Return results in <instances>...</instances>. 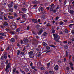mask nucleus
I'll return each instance as SVG.
<instances>
[{"label": "nucleus", "instance_id": "obj_1", "mask_svg": "<svg viewBox=\"0 0 74 74\" xmlns=\"http://www.w3.org/2000/svg\"><path fill=\"white\" fill-rule=\"evenodd\" d=\"M53 34L54 38V40H55V41L57 42H59V39H60V36L55 34Z\"/></svg>", "mask_w": 74, "mask_h": 74}, {"label": "nucleus", "instance_id": "obj_2", "mask_svg": "<svg viewBox=\"0 0 74 74\" xmlns=\"http://www.w3.org/2000/svg\"><path fill=\"white\" fill-rule=\"evenodd\" d=\"M6 5V3L2 2V3L0 4V9L1 10L3 9V8H4V7H3V6H4V5Z\"/></svg>", "mask_w": 74, "mask_h": 74}, {"label": "nucleus", "instance_id": "obj_3", "mask_svg": "<svg viewBox=\"0 0 74 74\" xmlns=\"http://www.w3.org/2000/svg\"><path fill=\"white\" fill-rule=\"evenodd\" d=\"M33 53V52L32 51H30L29 53V58H33L34 55Z\"/></svg>", "mask_w": 74, "mask_h": 74}, {"label": "nucleus", "instance_id": "obj_4", "mask_svg": "<svg viewBox=\"0 0 74 74\" xmlns=\"http://www.w3.org/2000/svg\"><path fill=\"white\" fill-rule=\"evenodd\" d=\"M43 31H44V28H42L40 31L38 32V34L40 35L43 32Z\"/></svg>", "mask_w": 74, "mask_h": 74}, {"label": "nucleus", "instance_id": "obj_5", "mask_svg": "<svg viewBox=\"0 0 74 74\" xmlns=\"http://www.w3.org/2000/svg\"><path fill=\"white\" fill-rule=\"evenodd\" d=\"M9 68V66L8 65L6 66V69H5V71H6V73H8L9 71H8V68Z\"/></svg>", "mask_w": 74, "mask_h": 74}, {"label": "nucleus", "instance_id": "obj_6", "mask_svg": "<svg viewBox=\"0 0 74 74\" xmlns=\"http://www.w3.org/2000/svg\"><path fill=\"white\" fill-rule=\"evenodd\" d=\"M71 65V69L72 70H74V68H73V64L71 62L69 63Z\"/></svg>", "mask_w": 74, "mask_h": 74}, {"label": "nucleus", "instance_id": "obj_7", "mask_svg": "<svg viewBox=\"0 0 74 74\" xmlns=\"http://www.w3.org/2000/svg\"><path fill=\"white\" fill-rule=\"evenodd\" d=\"M24 42L25 43V44L26 45H27V43L28 42L27 41V39L25 38L24 40Z\"/></svg>", "mask_w": 74, "mask_h": 74}, {"label": "nucleus", "instance_id": "obj_8", "mask_svg": "<svg viewBox=\"0 0 74 74\" xmlns=\"http://www.w3.org/2000/svg\"><path fill=\"white\" fill-rule=\"evenodd\" d=\"M59 69V66L58 65H56L55 67H54V69L55 70H58V69Z\"/></svg>", "mask_w": 74, "mask_h": 74}, {"label": "nucleus", "instance_id": "obj_9", "mask_svg": "<svg viewBox=\"0 0 74 74\" xmlns=\"http://www.w3.org/2000/svg\"><path fill=\"white\" fill-rule=\"evenodd\" d=\"M32 21L33 22H34V23H37V19H32Z\"/></svg>", "mask_w": 74, "mask_h": 74}, {"label": "nucleus", "instance_id": "obj_10", "mask_svg": "<svg viewBox=\"0 0 74 74\" xmlns=\"http://www.w3.org/2000/svg\"><path fill=\"white\" fill-rule=\"evenodd\" d=\"M54 5V4H53L51 5V7L50 9V11H52L53 9V8L52 7H53Z\"/></svg>", "mask_w": 74, "mask_h": 74}, {"label": "nucleus", "instance_id": "obj_11", "mask_svg": "<svg viewBox=\"0 0 74 74\" xmlns=\"http://www.w3.org/2000/svg\"><path fill=\"white\" fill-rule=\"evenodd\" d=\"M11 42H14L15 41V40L14 38H12L11 39Z\"/></svg>", "mask_w": 74, "mask_h": 74}, {"label": "nucleus", "instance_id": "obj_12", "mask_svg": "<svg viewBox=\"0 0 74 74\" xmlns=\"http://www.w3.org/2000/svg\"><path fill=\"white\" fill-rule=\"evenodd\" d=\"M59 7H58L57 8H56V10H54L53 11V12H54V13H55V12H56V10H58V9H59Z\"/></svg>", "mask_w": 74, "mask_h": 74}, {"label": "nucleus", "instance_id": "obj_13", "mask_svg": "<svg viewBox=\"0 0 74 74\" xmlns=\"http://www.w3.org/2000/svg\"><path fill=\"white\" fill-rule=\"evenodd\" d=\"M4 26H8V24L7 23V22H5L4 23Z\"/></svg>", "mask_w": 74, "mask_h": 74}, {"label": "nucleus", "instance_id": "obj_14", "mask_svg": "<svg viewBox=\"0 0 74 74\" xmlns=\"http://www.w3.org/2000/svg\"><path fill=\"white\" fill-rule=\"evenodd\" d=\"M47 34V33L46 32H45L43 34V35L44 36H46Z\"/></svg>", "mask_w": 74, "mask_h": 74}, {"label": "nucleus", "instance_id": "obj_15", "mask_svg": "<svg viewBox=\"0 0 74 74\" xmlns=\"http://www.w3.org/2000/svg\"><path fill=\"white\" fill-rule=\"evenodd\" d=\"M12 7V4H10L8 5V7L11 8V7Z\"/></svg>", "mask_w": 74, "mask_h": 74}, {"label": "nucleus", "instance_id": "obj_16", "mask_svg": "<svg viewBox=\"0 0 74 74\" xmlns=\"http://www.w3.org/2000/svg\"><path fill=\"white\" fill-rule=\"evenodd\" d=\"M43 45L44 46H46L47 45V43L44 42H43Z\"/></svg>", "mask_w": 74, "mask_h": 74}, {"label": "nucleus", "instance_id": "obj_17", "mask_svg": "<svg viewBox=\"0 0 74 74\" xmlns=\"http://www.w3.org/2000/svg\"><path fill=\"white\" fill-rule=\"evenodd\" d=\"M60 25H61V26H62L63 25V22L62 21H61L60 23Z\"/></svg>", "mask_w": 74, "mask_h": 74}, {"label": "nucleus", "instance_id": "obj_18", "mask_svg": "<svg viewBox=\"0 0 74 74\" xmlns=\"http://www.w3.org/2000/svg\"><path fill=\"white\" fill-rule=\"evenodd\" d=\"M49 73H51V74H55V73L54 72V71H49Z\"/></svg>", "mask_w": 74, "mask_h": 74}, {"label": "nucleus", "instance_id": "obj_19", "mask_svg": "<svg viewBox=\"0 0 74 74\" xmlns=\"http://www.w3.org/2000/svg\"><path fill=\"white\" fill-rule=\"evenodd\" d=\"M50 48L49 47L47 46L46 47V49L49 50L50 49Z\"/></svg>", "mask_w": 74, "mask_h": 74}, {"label": "nucleus", "instance_id": "obj_20", "mask_svg": "<svg viewBox=\"0 0 74 74\" xmlns=\"http://www.w3.org/2000/svg\"><path fill=\"white\" fill-rule=\"evenodd\" d=\"M31 68L32 69H36V66H31Z\"/></svg>", "mask_w": 74, "mask_h": 74}, {"label": "nucleus", "instance_id": "obj_21", "mask_svg": "<svg viewBox=\"0 0 74 74\" xmlns=\"http://www.w3.org/2000/svg\"><path fill=\"white\" fill-rule=\"evenodd\" d=\"M50 65V63H47V67L48 68L49 67Z\"/></svg>", "mask_w": 74, "mask_h": 74}, {"label": "nucleus", "instance_id": "obj_22", "mask_svg": "<svg viewBox=\"0 0 74 74\" xmlns=\"http://www.w3.org/2000/svg\"><path fill=\"white\" fill-rule=\"evenodd\" d=\"M59 17L57 16L56 17V18L55 19V21H57V20H58V19H59Z\"/></svg>", "mask_w": 74, "mask_h": 74}, {"label": "nucleus", "instance_id": "obj_23", "mask_svg": "<svg viewBox=\"0 0 74 74\" xmlns=\"http://www.w3.org/2000/svg\"><path fill=\"white\" fill-rule=\"evenodd\" d=\"M8 18H9V19H12V17L11 16H8Z\"/></svg>", "mask_w": 74, "mask_h": 74}, {"label": "nucleus", "instance_id": "obj_24", "mask_svg": "<svg viewBox=\"0 0 74 74\" xmlns=\"http://www.w3.org/2000/svg\"><path fill=\"white\" fill-rule=\"evenodd\" d=\"M25 71H26L27 72H28V71H29V69H28V68H26L25 69Z\"/></svg>", "mask_w": 74, "mask_h": 74}, {"label": "nucleus", "instance_id": "obj_25", "mask_svg": "<svg viewBox=\"0 0 74 74\" xmlns=\"http://www.w3.org/2000/svg\"><path fill=\"white\" fill-rule=\"evenodd\" d=\"M37 64L38 66V65H41V62H37Z\"/></svg>", "mask_w": 74, "mask_h": 74}, {"label": "nucleus", "instance_id": "obj_26", "mask_svg": "<svg viewBox=\"0 0 74 74\" xmlns=\"http://www.w3.org/2000/svg\"><path fill=\"white\" fill-rule=\"evenodd\" d=\"M64 32L66 33H69V31H68V30L67 29H65Z\"/></svg>", "mask_w": 74, "mask_h": 74}, {"label": "nucleus", "instance_id": "obj_27", "mask_svg": "<svg viewBox=\"0 0 74 74\" xmlns=\"http://www.w3.org/2000/svg\"><path fill=\"white\" fill-rule=\"evenodd\" d=\"M40 69L41 70H45V68L44 67H40Z\"/></svg>", "mask_w": 74, "mask_h": 74}, {"label": "nucleus", "instance_id": "obj_28", "mask_svg": "<svg viewBox=\"0 0 74 74\" xmlns=\"http://www.w3.org/2000/svg\"><path fill=\"white\" fill-rule=\"evenodd\" d=\"M0 35H1V36H4V34L3 33H0Z\"/></svg>", "mask_w": 74, "mask_h": 74}, {"label": "nucleus", "instance_id": "obj_29", "mask_svg": "<svg viewBox=\"0 0 74 74\" xmlns=\"http://www.w3.org/2000/svg\"><path fill=\"white\" fill-rule=\"evenodd\" d=\"M15 71H16V69H13V73H15Z\"/></svg>", "mask_w": 74, "mask_h": 74}, {"label": "nucleus", "instance_id": "obj_30", "mask_svg": "<svg viewBox=\"0 0 74 74\" xmlns=\"http://www.w3.org/2000/svg\"><path fill=\"white\" fill-rule=\"evenodd\" d=\"M70 12L71 14H73L74 13V11L73 10L70 11Z\"/></svg>", "mask_w": 74, "mask_h": 74}, {"label": "nucleus", "instance_id": "obj_31", "mask_svg": "<svg viewBox=\"0 0 74 74\" xmlns=\"http://www.w3.org/2000/svg\"><path fill=\"white\" fill-rule=\"evenodd\" d=\"M3 59H4V57L3 56L1 57V60L2 61Z\"/></svg>", "mask_w": 74, "mask_h": 74}, {"label": "nucleus", "instance_id": "obj_32", "mask_svg": "<svg viewBox=\"0 0 74 74\" xmlns=\"http://www.w3.org/2000/svg\"><path fill=\"white\" fill-rule=\"evenodd\" d=\"M52 33H55V30H54L53 28H52Z\"/></svg>", "mask_w": 74, "mask_h": 74}, {"label": "nucleus", "instance_id": "obj_33", "mask_svg": "<svg viewBox=\"0 0 74 74\" xmlns=\"http://www.w3.org/2000/svg\"><path fill=\"white\" fill-rule=\"evenodd\" d=\"M20 53V51L19 50L17 51V55H19Z\"/></svg>", "mask_w": 74, "mask_h": 74}, {"label": "nucleus", "instance_id": "obj_34", "mask_svg": "<svg viewBox=\"0 0 74 74\" xmlns=\"http://www.w3.org/2000/svg\"><path fill=\"white\" fill-rule=\"evenodd\" d=\"M22 11H25L27 10L25 8H23L22 9Z\"/></svg>", "mask_w": 74, "mask_h": 74}, {"label": "nucleus", "instance_id": "obj_35", "mask_svg": "<svg viewBox=\"0 0 74 74\" xmlns=\"http://www.w3.org/2000/svg\"><path fill=\"white\" fill-rule=\"evenodd\" d=\"M14 11V10H13V9H11L9 10V11H10V12H13Z\"/></svg>", "mask_w": 74, "mask_h": 74}, {"label": "nucleus", "instance_id": "obj_36", "mask_svg": "<svg viewBox=\"0 0 74 74\" xmlns=\"http://www.w3.org/2000/svg\"><path fill=\"white\" fill-rule=\"evenodd\" d=\"M19 31H20V29H16V31L17 32H19Z\"/></svg>", "mask_w": 74, "mask_h": 74}, {"label": "nucleus", "instance_id": "obj_37", "mask_svg": "<svg viewBox=\"0 0 74 74\" xmlns=\"http://www.w3.org/2000/svg\"><path fill=\"white\" fill-rule=\"evenodd\" d=\"M73 25H74V24H70L69 25V27H72Z\"/></svg>", "mask_w": 74, "mask_h": 74}, {"label": "nucleus", "instance_id": "obj_38", "mask_svg": "<svg viewBox=\"0 0 74 74\" xmlns=\"http://www.w3.org/2000/svg\"><path fill=\"white\" fill-rule=\"evenodd\" d=\"M17 8H18V6L16 5H15L14 7V8H15V9H16Z\"/></svg>", "mask_w": 74, "mask_h": 74}, {"label": "nucleus", "instance_id": "obj_39", "mask_svg": "<svg viewBox=\"0 0 74 74\" xmlns=\"http://www.w3.org/2000/svg\"><path fill=\"white\" fill-rule=\"evenodd\" d=\"M3 14H4V13H3V12H1L0 13V15H3Z\"/></svg>", "mask_w": 74, "mask_h": 74}, {"label": "nucleus", "instance_id": "obj_40", "mask_svg": "<svg viewBox=\"0 0 74 74\" xmlns=\"http://www.w3.org/2000/svg\"><path fill=\"white\" fill-rule=\"evenodd\" d=\"M14 16L15 17H18V15H17V14L16 13L14 14Z\"/></svg>", "mask_w": 74, "mask_h": 74}, {"label": "nucleus", "instance_id": "obj_41", "mask_svg": "<svg viewBox=\"0 0 74 74\" xmlns=\"http://www.w3.org/2000/svg\"><path fill=\"white\" fill-rule=\"evenodd\" d=\"M4 58L5 59H7V57L6 55H5V54H4Z\"/></svg>", "mask_w": 74, "mask_h": 74}, {"label": "nucleus", "instance_id": "obj_42", "mask_svg": "<svg viewBox=\"0 0 74 74\" xmlns=\"http://www.w3.org/2000/svg\"><path fill=\"white\" fill-rule=\"evenodd\" d=\"M50 47H53V48H55V46L53 45H51L50 46Z\"/></svg>", "mask_w": 74, "mask_h": 74}, {"label": "nucleus", "instance_id": "obj_43", "mask_svg": "<svg viewBox=\"0 0 74 74\" xmlns=\"http://www.w3.org/2000/svg\"><path fill=\"white\" fill-rule=\"evenodd\" d=\"M8 60H6V61L5 62V63L6 64H8Z\"/></svg>", "mask_w": 74, "mask_h": 74}, {"label": "nucleus", "instance_id": "obj_44", "mask_svg": "<svg viewBox=\"0 0 74 74\" xmlns=\"http://www.w3.org/2000/svg\"><path fill=\"white\" fill-rule=\"evenodd\" d=\"M47 26H51V24H50L49 23H48L47 24Z\"/></svg>", "mask_w": 74, "mask_h": 74}, {"label": "nucleus", "instance_id": "obj_45", "mask_svg": "<svg viewBox=\"0 0 74 74\" xmlns=\"http://www.w3.org/2000/svg\"><path fill=\"white\" fill-rule=\"evenodd\" d=\"M39 53L38 54V57H40V56H41V54H40V52H39Z\"/></svg>", "mask_w": 74, "mask_h": 74}, {"label": "nucleus", "instance_id": "obj_46", "mask_svg": "<svg viewBox=\"0 0 74 74\" xmlns=\"http://www.w3.org/2000/svg\"><path fill=\"white\" fill-rule=\"evenodd\" d=\"M44 10V9L42 8H40V11H42Z\"/></svg>", "mask_w": 74, "mask_h": 74}, {"label": "nucleus", "instance_id": "obj_47", "mask_svg": "<svg viewBox=\"0 0 74 74\" xmlns=\"http://www.w3.org/2000/svg\"><path fill=\"white\" fill-rule=\"evenodd\" d=\"M16 73L17 74H19V73L18 72V71H16Z\"/></svg>", "mask_w": 74, "mask_h": 74}, {"label": "nucleus", "instance_id": "obj_48", "mask_svg": "<svg viewBox=\"0 0 74 74\" xmlns=\"http://www.w3.org/2000/svg\"><path fill=\"white\" fill-rule=\"evenodd\" d=\"M29 29H30V27L28 26V27H27V30H29Z\"/></svg>", "mask_w": 74, "mask_h": 74}, {"label": "nucleus", "instance_id": "obj_49", "mask_svg": "<svg viewBox=\"0 0 74 74\" xmlns=\"http://www.w3.org/2000/svg\"><path fill=\"white\" fill-rule=\"evenodd\" d=\"M68 56V54L67 52L66 51V56Z\"/></svg>", "mask_w": 74, "mask_h": 74}, {"label": "nucleus", "instance_id": "obj_50", "mask_svg": "<svg viewBox=\"0 0 74 74\" xmlns=\"http://www.w3.org/2000/svg\"><path fill=\"white\" fill-rule=\"evenodd\" d=\"M66 70H70V68H69V67H67L66 68Z\"/></svg>", "mask_w": 74, "mask_h": 74}, {"label": "nucleus", "instance_id": "obj_51", "mask_svg": "<svg viewBox=\"0 0 74 74\" xmlns=\"http://www.w3.org/2000/svg\"><path fill=\"white\" fill-rule=\"evenodd\" d=\"M0 19L1 20H3V17H2L1 16H0Z\"/></svg>", "mask_w": 74, "mask_h": 74}, {"label": "nucleus", "instance_id": "obj_52", "mask_svg": "<svg viewBox=\"0 0 74 74\" xmlns=\"http://www.w3.org/2000/svg\"><path fill=\"white\" fill-rule=\"evenodd\" d=\"M72 34H74V30H73L72 31Z\"/></svg>", "mask_w": 74, "mask_h": 74}, {"label": "nucleus", "instance_id": "obj_53", "mask_svg": "<svg viewBox=\"0 0 74 74\" xmlns=\"http://www.w3.org/2000/svg\"><path fill=\"white\" fill-rule=\"evenodd\" d=\"M16 19L17 21H19V19H20V18L18 17V18H16Z\"/></svg>", "mask_w": 74, "mask_h": 74}, {"label": "nucleus", "instance_id": "obj_54", "mask_svg": "<svg viewBox=\"0 0 74 74\" xmlns=\"http://www.w3.org/2000/svg\"><path fill=\"white\" fill-rule=\"evenodd\" d=\"M32 65H33V63H32V62H31V63L30 66H32Z\"/></svg>", "mask_w": 74, "mask_h": 74}, {"label": "nucleus", "instance_id": "obj_55", "mask_svg": "<svg viewBox=\"0 0 74 74\" xmlns=\"http://www.w3.org/2000/svg\"><path fill=\"white\" fill-rule=\"evenodd\" d=\"M67 20H63V21L64 22H67Z\"/></svg>", "mask_w": 74, "mask_h": 74}, {"label": "nucleus", "instance_id": "obj_56", "mask_svg": "<svg viewBox=\"0 0 74 74\" xmlns=\"http://www.w3.org/2000/svg\"><path fill=\"white\" fill-rule=\"evenodd\" d=\"M67 41H64L63 42V43H64V44H66V43H67Z\"/></svg>", "mask_w": 74, "mask_h": 74}, {"label": "nucleus", "instance_id": "obj_57", "mask_svg": "<svg viewBox=\"0 0 74 74\" xmlns=\"http://www.w3.org/2000/svg\"><path fill=\"white\" fill-rule=\"evenodd\" d=\"M43 17H42V18H43V19H45V16H43Z\"/></svg>", "mask_w": 74, "mask_h": 74}, {"label": "nucleus", "instance_id": "obj_58", "mask_svg": "<svg viewBox=\"0 0 74 74\" xmlns=\"http://www.w3.org/2000/svg\"><path fill=\"white\" fill-rule=\"evenodd\" d=\"M22 73L23 74H25V72L23 71L22 72Z\"/></svg>", "mask_w": 74, "mask_h": 74}, {"label": "nucleus", "instance_id": "obj_59", "mask_svg": "<svg viewBox=\"0 0 74 74\" xmlns=\"http://www.w3.org/2000/svg\"><path fill=\"white\" fill-rule=\"evenodd\" d=\"M21 44H23V41H22V40H21Z\"/></svg>", "mask_w": 74, "mask_h": 74}, {"label": "nucleus", "instance_id": "obj_60", "mask_svg": "<svg viewBox=\"0 0 74 74\" xmlns=\"http://www.w3.org/2000/svg\"><path fill=\"white\" fill-rule=\"evenodd\" d=\"M4 19H5V20H7V18H6V17H5V16H4Z\"/></svg>", "mask_w": 74, "mask_h": 74}, {"label": "nucleus", "instance_id": "obj_61", "mask_svg": "<svg viewBox=\"0 0 74 74\" xmlns=\"http://www.w3.org/2000/svg\"><path fill=\"white\" fill-rule=\"evenodd\" d=\"M3 39V37L2 36H0V39Z\"/></svg>", "mask_w": 74, "mask_h": 74}, {"label": "nucleus", "instance_id": "obj_62", "mask_svg": "<svg viewBox=\"0 0 74 74\" xmlns=\"http://www.w3.org/2000/svg\"><path fill=\"white\" fill-rule=\"evenodd\" d=\"M47 10H49V7H47Z\"/></svg>", "mask_w": 74, "mask_h": 74}, {"label": "nucleus", "instance_id": "obj_63", "mask_svg": "<svg viewBox=\"0 0 74 74\" xmlns=\"http://www.w3.org/2000/svg\"><path fill=\"white\" fill-rule=\"evenodd\" d=\"M11 33L12 34H14V32H11Z\"/></svg>", "mask_w": 74, "mask_h": 74}, {"label": "nucleus", "instance_id": "obj_64", "mask_svg": "<svg viewBox=\"0 0 74 74\" xmlns=\"http://www.w3.org/2000/svg\"><path fill=\"white\" fill-rule=\"evenodd\" d=\"M71 40H72V41H74V38L71 39Z\"/></svg>", "mask_w": 74, "mask_h": 74}]
</instances>
